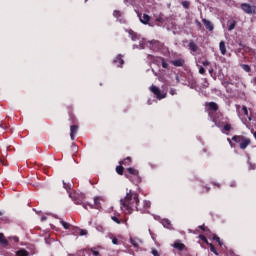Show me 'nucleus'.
I'll return each mask as SVG.
<instances>
[{
  "mask_svg": "<svg viewBox=\"0 0 256 256\" xmlns=\"http://www.w3.org/2000/svg\"><path fill=\"white\" fill-rule=\"evenodd\" d=\"M209 73L210 74L213 73V68L209 69Z\"/></svg>",
  "mask_w": 256,
  "mask_h": 256,
  "instance_id": "obj_51",
  "label": "nucleus"
},
{
  "mask_svg": "<svg viewBox=\"0 0 256 256\" xmlns=\"http://www.w3.org/2000/svg\"><path fill=\"white\" fill-rule=\"evenodd\" d=\"M199 63H201V65H203V67H209V65H211V62L207 59L199 60Z\"/></svg>",
  "mask_w": 256,
  "mask_h": 256,
  "instance_id": "obj_32",
  "label": "nucleus"
},
{
  "mask_svg": "<svg viewBox=\"0 0 256 256\" xmlns=\"http://www.w3.org/2000/svg\"><path fill=\"white\" fill-rule=\"evenodd\" d=\"M129 174H125L127 179L132 181V183H141V176L139 175V170L135 168H127Z\"/></svg>",
  "mask_w": 256,
  "mask_h": 256,
  "instance_id": "obj_3",
  "label": "nucleus"
},
{
  "mask_svg": "<svg viewBox=\"0 0 256 256\" xmlns=\"http://www.w3.org/2000/svg\"><path fill=\"white\" fill-rule=\"evenodd\" d=\"M125 171V168L120 164V166L116 167V173H118V175H123Z\"/></svg>",
  "mask_w": 256,
  "mask_h": 256,
  "instance_id": "obj_31",
  "label": "nucleus"
},
{
  "mask_svg": "<svg viewBox=\"0 0 256 256\" xmlns=\"http://www.w3.org/2000/svg\"><path fill=\"white\" fill-rule=\"evenodd\" d=\"M199 229H201V231H204L205 235H207V237H209L211 230H209V228L207 226H205L204 224L200 225Z\"/></svg>",
  "mask_w": 256,
  "mask_h": 256,
  "instance_id": "obj_24",
  "label": "nucleus"
},
{
  "mask_svg": "<svg viewBox=\"0 0 256 256\" xmlns=\"http://www.w3.org/2000/svg\"><path fill=\"white\" fill-rule=\"evenodd\" d=\"M229 26H228V31H233V29H235V27H237V22L235 20L230 21L229 22Z\"/></svg>",
  "mask_w": 256,
  "mask_h": 256,
  "instance_id": "obj_28",
  "label": "nucleus"
},
{
  "mask_svg": "<svg viewBox=\"0 0 256 256\" xmlns=\"http://www.w3.org/2000/svg\"><path fill=\"white\" fill-rule=\"evenodd\" d=\"M90 251L93 255L99 256V251L95 250L94 248H91Z\"/></svg>",
  "mask_w": 256,
  "mask_h": 256,
  "instance_id": "obj_42",
  "label": "nucleus"
},
{
  "mask_svg": "<svg viewBox=\"0 0 256 256\" xmlns=\"http://www.w3.org/2000/svg\"><path fill=\"white\" fill-rule=\"evenodd\" d=\"M171 65H174V67H184L185 66V59L179 58L176 60H171Z\"/></svg>",
  "mask_w": 256,
  "mask_h": 256,
  "instance_id": "obj_9",
  "label": "nucleus"
},
{
  "mask_svg": "<svg viewBox=\"0 0 256 256\" xmlns=\"http://www.w3.org/2000/svg\"><path fill=\"white\" fill-rule=\"evenodd\" d=\"M69 111H68V114H69V120L71 121V123H75L77 121V119L75 118V115L73 114V112H71V107H68Z\"/></svg>",
  "mask_w": 256,
  "mask_h": 256,
  "instance_id": "obj_25",
  "label": "nucleus"
},
{
  "mask_svg": "<svg viewBox=\"0 0 256 256\" xmlns=\"http://www.w3.org/2000/svg\"><path fill=\"white\" fill-rule=\"evenodd\" d=\"M85 2H87V0H85Z\"/></svg>",
  "mask_w": 256,
  "mask_h": 256,
  "instance_id": "obj_56",
  "label": "nucleus"
},
{
  "mask_svg": "<svg viewBox=\"0 0 256 256\" xmlns=\"http://www.w3.org/2000/svg\"><path fill=\"white\" fill-rule=\"evenodd\" d=\"M155 62L157 65H162L163 69H169V63H167V60H165L164 57L156 58Z\"/></svg>",
  "mask_w": 256,
  "mask_h": 256,
  "instance_id": "obj_8",
  "label": "nucleus"
},
{
  "mask_svg": "<svg viewBox=\"0 0 256 256\" xmlns=\"http://www.w3.org/2000/svg\"><path fill=\"white\" fill-rule=\"evenodd\" d=\"M17 256H29V252L25 249H20L16 252Z\"/></svg>",
  "mask_w": 256,
  "mask_h": 256,
  "instance_id": "obj_26",
  "label": "nucleus"
},
{
  "mask_svg": "<svg viewBox=\"0 0 256 256\" xmlns=\"http://www.w3.org/2000/svg\"><path fill=\"white\" fill-rule=\"evenodd\" d=\"M236 107H237V111H239V105H237Z\"/></svg>",
  "mask_w": 256,
  "mask_h": 256,
  "instance_id": "obj_52",
  "label": "nucleus"
},
{
  "mask_svg": "<svg viewBox=\"0 0 256 256\" xmlns=\"http://www.w3.org/2000/svg\"><path fill=\"white\" fill-rule=\"evenodd\" d=\"M207 107H208L209 111H219V105H217V103H215V102H209L207 104Z\"/></svg>",
  "mask_w": 256,
  "mask_h": 256,
  "instance_id": "obj_20",
  "label": "nucleus"
},
{
  "mask_svg": "<svg viewBox=\"0 0 256 256\" xmlns=\"http://www.w3.org/2000/svg\"><path fill=\"white\" fill-rule=\"evenodd\" d=\"M75 204L76 205H82V207L84 209H95V206L93 204H90V203H83L81 201H75ZM89 207V208H88Z\"/></svg>",
  "mask_w": 256,
  "mask_h": 256,
  "instance_id": "obj_17",
  "label": "nucleus"
},
{
  "mask_svg": "<svg viewBox=\"0 0 256 256\" xmlns=\"http://www.w3.org/2000/svg\"><path fill=\"white\" fill-rule=\"evenodd\" d=\"M111 219L112 221H114V223H117V225H121V223H124V221L117 218V216H112Z\"/></svg>",
  "mask_w": 256,
  "mask_h": 256,
  "instance_id": "obj_34",
  "label": "nucleus"
},
{
  "mask_svg": "<svg viewBox=\"0 0 256 256\" xmlns=\"http://www.w3.org/2000/svg\"><path fill=\"white\" fill-rule=\"evenodd\" d=\"M96 229H97V231H99L100 233H105V228H104L103 226H101V225H98V226L96 227Z\"/></svg>",
  "mask_w": 256,
  "mask_h": 256,
  "instance_id": "obj_41",
  "label": "nucleus"
},
{
  "mask_svg": "<svg viewBox=\"0 0 256 256\" xmlns=\"http://www.w3.org/2000/svg\"><path fill=\"white\" fill-rule=\"evenodd\" d=\"M150 91L151 93H153V95H155L156 99H158L159 101H161V99H165V97H167L166 93L161 92V89H159V87L152 85L150 87Z\"/></svg>",
  "mask_w": 256,
  "mask_h": 256,
  "instance_id": "obj_5",
  "label": "nucleus"
},
{
  "mask_svg": "<svg viewBox=\"0 0 256 256\" xmlns=\"http://www.w3.org/2000/svg\"><path fill=\"white\" fill-rule=\"evenodd\" d=\"M209 115H210V117H211V112H209Z\"/></svg>",
  "mask_w": 256,
  "mask_h": 256,
  "instance_id": "obj_55",
  "label": "nucleus"
},
{
  "mask_svg": "<svg viewBox=\"0 0 256 256\" xmlns=\"http://www.w3.org/2000/svg\"><path fill=\"white\" fill-rule=\"evenodd\" d=\"M60 223L64 229H69V227H71V224H69L63 220H60Z\"/></svg>",
  "mask_w": 256,
  "mask_h": 256,
  "instance_id": "obj_36",
  "label": "nucleus"
},
{
  "mask_svg": "<svg viewBox=\"0 0 256 256\" xmlns=\"http://www.w3.org/2000/svg\"><path fill=\"white\" fill-rule=\"evenodd\" d=\"M130 243L135 249H139V243H141V240L137 238H130Z\"/></svg>",
  "mask_w": 256,
  "mask_h": 256,
  "instance_id": "obj_21",
  "label": "nucleus"
},
{
  "mask_svg": "<svg viewBox=\"0 0 256 256\" xmlns=\"http://www.w3.org/2000/svg\"><path fill=\"white\" fill-rule=\"evenodd\" d=\"M242 115H244V122L249 123L250 121H253L252 112L251 109H248L247 106H242Z\"/></svg>",
  "mask_w": 256,
  "mask_h": 256,
  "instance_id": "obj_6",
  "label": "nucleus"
},
{
  "mask_svg": "<svg viewBox=\"0 0 256 256\" xmlns=\"http://www.w3.org/2000/svg\"><path fill=\"white\" fill-rule=\"evenodd\" d=\"M113 245H119V240L117 238L112 239Z\"/></svg>",
  "mask_w": 256,
  "mask_h": 256,
  "instance_id": "obj_46",
  "label": "nucleus"
},
{
  "mask_svg": "<svg viewBox=\"0 0 256 256\" xmlns=\"http://www.w3.org/2000/svg\"><path fill=\"white\" fill-rule=\"evenodd\" d=\"M129 35L132 39V41H137L139 39V35H137V33L133 30H129Z\"/></svg>",
  "mask_w": 256,
  "mask_h": 256,
  "instance_id": "obj_23",
  "label": "nucleus"
},
{
  "mask_svg": "<svg viewBox=\"0 0 256 256\" xmlns=\"http://www.w3.org/2000/svg\"><path fill=\"white\" fill-rule=\"evenodd\" d=\"M1 215H3V213H1V211H0V217H1Z\"/></svg>",
  "mask_w": 256,
  "mask_h": 256,
  "instance_id": "obj_53",
  "label": "nucleus"
},
{
  "mask_svg": "<svg viewBox=\"0 0 256 256\" xmlns=\"http://www.w3.org/2000/svg\"><path fill=\"white\" fill-rule=\"evenodd\" d=\"M156 21L158 23H165V19H163V17L159 16L158 18H156Z\"/></svg>",
  "mask_w": 256,
  "mask_h": 256,
  "instance_id": "obj_43",
  "label": "nucleus"
},
{
  "mask_svg": "<svg viewBox=\"0 0 256 256\" xmlns=\"http://www.w3.org/2000/svg\"><path fill=\"white\" fill-rule=\"evenodd\" d=\"M230 187H237V183H236V182H232V183L230 184Z\"/></svg>",
  "mask_w": 256,
  "mask_h": 256,
  "instance_id": "obj_50",
  "label": "nucleus"
},
{
  "mask_svg": "<svg viewBox=\"0 0 256 256\" xmlns=\"http://www.w3.org/2000/svg\"><path fill=\"white\" fill-rule=\"evenodd\" d=\"M113 17H116V19H119V17H121V11H119V10H114V12H113Z\"/></svg>",
  "mask_w": 256,
  "mask_h": 256,
  "instance_id": "obj_39",
  "label": "nucleus"
},
{
  "mask_svg": "<svg viewBox=\"0 0 256 256\" xmlns=\"http://www.w3.org/2000/svg\"><path fill=\"white\" fill-rule=\"evenodd\" d=\"M223 129H224V131H227V132L231 131V129H232L231 124L224 125Z\"/></svg>",
  "mask_w": 256,
  "mask_h": 256,
  "instance_id": "obj_40",
  "label": "nucleus"
},
{
  "mask_svg": "<svg viewBox=\"0 0 256 256\" xmlns=\"http://www.w3.org/2000/svg\"><path fill=\"white\" fill-rule=\"evenodd\" d=\"M0 245L3 247H9V241L7 238H5V235L3 233H0Z\"/></svg>",
  "mask_w": 256,
  "mask_h": 256,
  "instance_id": "obj_18",
  "label": "nucleus"
},
{
  "mask_svg": "<svg viewBox=\"0 0 256 256\" xmlns=\"http://www.w3.org/2000/svg\"><path fill=\"white\" fill-rule=\"evenodd\" d=\"M211 120H212L213 123H215L216 127L221 128V123L217 122V118L211 116Z\"/></svg>",
  "mask_w": 256,
  "mask_h": 256,
  "instance_id": "obj_38",
  "label": "nucleus"
},
{
  "mask_svg": "<svg viewBox=\"0 0 256 256\" xmlns=\"http://www.w3.org/2000/svg\"><path fill=\"white\" fill-rule=\"evenodd\" d=\"M240 8H241L242 11H244V13H246L247 15H256V6H255V5L251 6L250 4L242 3V4L240 5Z\"/></svg>",
  "mask_w": 256,
  "mask_h": 256,
  "instance_id": "obj_4",
  "label": "nucleus"
},
{
  "mask_svg": "<svg viewBox=\"0 0 256 256\" xmlns=\"http://www.w3.org/2000/svg\"><path fill=\"white\" fill-rule=\"evenodd\" d=\"M170 95H177V92L175 91V89L170 90Z\"/></svg>",
  "mask_w": 256,
  "mask_h": 256,
  "instance_id": "obj_48",
  "label": "nucleus"
},
{
  "mask_svg": "<svg viewBox=\"0 0 256 256\" xmlns=\"http://www.w3.org/2000/svg\"><path fill=\"white\" fill-rule=\"evenodd\" d=\"M80 235L83 236V235H87V230H80Z\"/></svg>",
  "mask_w": 256,
  "mask_h": 256,
  "instance_id": "obj_47",
  "label": "nucleus"
},
{
  "mask_svg": "<svg viewBox=\"0 0 256 256\" xmlns=\"http://www.w3.org/2000/svg\"><path fill=\"white\" fill-rule=\"evenodd\" d=\"M152 255L161 256V255H159V251H157V249H152Z\"/></svg>",
  "mask_w": 256,
  "mask_h": 256,
  "instance_id": "obj_45",
  "label": "nucleus"
},
{
  "mask_svg": "<svg viewBox=\"0 0 256 256\" xmlns=\"http://www.w3.org/2000/svg\"><path fill=\"white\" fill-rule=\"evenodd\" d=\"M199 73L200 75H205V68L203 66H200Z\"/></svg>",
  "mask_w": 256,
  "mask_h": 256,
  "instance_id": "obj_44",
  "label": "nucleus"
},
{
  "mask_svg": "<svg viewBox=\"0 0 256 256\" xmlns=\"http://www.w3.org/2000/svg\"><path fill=\"white\" fill-rule=\"evenodd\" d=\"M140 21L141 23H143V25H148L149 21H151V16H149L148 14H143V16L140 17Z\"/></svg>",
  "mask_w": 256,
  "mask_h": 256,
  "instance_id": "obj_19",
  "label": "nucleus"
},
{
  "mask_svg": "<svg viewBox=\"0 0 256 256\" xmlns=\"http://www.w3.org/2000/svg\"><path fill=\"white\" fill-rule=\"evenodd\" d=\"M141 213H143V211H145V209H150L151 208V202L149 200H144L143 201V207Z\"/></svg>",
  "mask_w": 256,
  "mask_h": 256,
  "instance_id": "obj_22",
  "label": "nucleus"
},
{
  "mask_svg": "<svg viewBox=\"0 0 256 256\" xmlns=\"http://www.w3.org/2000/svg\"><path fill=\"white\" fill-rule=\"evenodd\" d=\"M209 239H212L213 241H216L220 247H223V242L221 241V238L217 236V234H213L212 232L208 234Z\"/></svg>",
  "mask_w": 256,
  "mask_h": 256,
  "instance_id": "obj_10",
  "label": "nucleus"
},
{
  "mask_svg": "<svg viewBox=\"0 0 256 256\" xmlns=\"http://www.w3.org/2000/svg\"><path fill=\"white\" fill-rule=\"evenodd\" d=\"M241 68H242L243 71H245L246 73H251V66H249L248 64H241Z\"/></svg>",
  "mask_w": 256,
  "mask_h": 256,
  "instance_id": "obj_29",
  "label": "nucleus"
},
{
  "mask_svg": "<svg viewBox=\"0 0 256 256\" xmlns=\"http://www.w3.org/2000/svg\"><path fill=\"white\" fill-rule=\"evenodd\" d=\"M120 165H131V157H127L124 160L120 161Z\"/></svg>",
  "mask_w": 256,
  "mask_h": 256,
  "instance_id": "obj_30",
  "label": "nucleus"
},
{
  "mask_svg": "<svg viewBox=\"0 0 256 256\" xmlns=\"http://www.w3.org/2000/svg\"><path fill=\"white\" fill-rule=\"evenodd\" d=\"M199 239L203 241V243H206V245H209V240H207V237L205 235H199Z\"/></svg>",
  "mask_w": 256,
  "mask_h": 256,
  "instance_id": "obj_35",
  "label": "nucleus"
},
{
  "mask_svg": "<svg viewBox=\"0 0 256 256\" xmlns=\"http://www.w3.org/2000/svg\"><path fill=\"white\" fill-rule=\"evenodd\" d=\"M208 247H210V251L214 253V255H219V252H217V248H215V245L213 243H208Z\"/></svg>",
  "mask_w": 256,
  "mask_h": 256,
  "instance_id": "obj_27",
  "label": "nucleus"
},
{
  "mask_svg": "<svg viewBox=\"0 0 256 256\" xmlns=\"http://www.w3.org/2000/svg\"><path fill=\"white\" fill-rule=\"evenodd\" d=\"M232 141L237 143L242 150H245L249 145H251V138H247L244 135H234L232 137Z\"/></svg>",
  "mask_w": 256,
  "mask_h": 256,
  "instance_id": "obj_2",
  "label": "nucleus"
},
{
  "mask_svg": "<svg viewBox=\"0 0 256 256\" xmlns=\"http://www.w3.org/2000/svg\"><path fill=\"white\" fill-rule=\"evenodd\" d=\"M227 141L231 147H233V141H231L229 138H227Z\"/></svg>",
  "mask_w": 256,
  "mask_h": 256,
  "instance_id": "obj_49",
  "label": "nucleus"
},
{
  "mask_svg": "<svg viewBox=\"0 0 256 256\" xmlns=\"http://www.w3.org/2000/svg\"><path fill=\"white\" fill-rule=\"evenodd\" d=\"M174 249H177L178 251H184L185 244L181 242V240H176L173 244Z\"/></svg>",
  "mask_w": 256,
  "mask_h": 256,
  "instance_id": "obj_12",
  "label": "nucleus"
},
{
  "mask_svg": "<svg viewBox=\"0 0 256 256\" xmlns=\"http://www.w3.org/2000/svg\"><path fill=\"white\" fill-rule=\"evenodd\" d=\"M125 64V60H123V55L119 54L116 56V58L113 60V65H116V67H123Z\"/></svg>",
  "mask_w": 256,
  "mask_h": 256,
  "instance_id": "obj_7",
  "label": "nucleus"
},
{
  "mask_svg": "<svg viewBox=\"0 0 256 256\" xmlns=\"http://www.w3.org/2000/svg\"><path fill=\"white\" fill-rule=\"evenodd\" d=\"M202 23L204 24L205 28L208 29V31H213L215 29L213 23L207 19H202Z\"/></svg>",
  "mask_w": 256,
  "mask_h": 256,
  "instance_id": "obj_13",
  "label": "nucleus"
},
{
  "mask_svg": "<svg viewBox=\"0 0 256 256\" xmlns=\"http://www.w3.org/2000/svg\"><path fill=\"white\" fill-rule=\"evenodd\" d=\"M63 187H64V189H66V191H71V187H72V185H71V183H67V182H65V180H63Z\"/></svg>",
  "mask_w": 256,
  "mask_h": 256,
  "instance_id": "obj_33",
  "label": "nucleus"
},
{
  "mask_svg": "<svg viewBox=\"0 0 256 256\" xmlns=\"http://www.w3.org/2000/svg\"><path fill=\"white\" fill-rule=\"evenodd\" d=\"M77 131H79V126L72 125L70 126V137L73 140H75V135H77Z\"/></svg>",
  "mask_w": 256,
  "mask_h": 256,
  "instance_id": "obj_11",
  "label": "nucleus"
},
{
  "mask_svg": "<svg viewBox=\"0 0 256 256\" xmlns=\"http://www.w3.org/2000/svg\"><path fill=\"white\" fill-rule=\"evenodd\" d=\"M121 209H125L128 213L132 211H143L139 205V194L137 192L129 191L126 196L120 200Z\"/></svg>",
  "mask_w": 256,
  "mask_h": 256,
  "instance_id": "obj_1",
  "label": "nucleus"
},
{
  "mask_svg": "<svg viewBox=\"0 0 256 256\" xmlns=\"http://www.w3.org/2000/svg\"><path fill=\"white\" fill-rule=\"evenodd\" d=\"M166 223H168V225H169V220H167Z\"/></svg>",
  "mask_w": 256,
  "mask_h": 256,
  "instance_id": "obj_54",
  "label": "nucleus"
},
{
  "mask_svg": "<svg viewBox=\"0 0 256 256\" xmlns=\"http://www.w3.org/2000/svg\"><path fill=\"white\" fill-rule=\"evenodd\" d=\"M219 50L221 52V55H227V46L225 45V41H220Z\"/></svg>",
  "mask_w": 256,
  "mask_h": 256,
  "instance_id": "obj_16",
  "label": "nucleus"
},
{
  "mask_svg": "<svg viewBox=\"0 0 256 256\" xmlns=\"http://www.w3.org/2000/svg\"><path fill=\"white\" fill-rule=\"evenodd\" d=\"M101 201H103V198L100 196L94 197V209H101Z\"/></svg>",
  "mask_w": 256,
  "mask_h": 256,
  "instance_id": "obj_15",
  "label": "nucleus"
},
{
  "mask_svg": "<svg viewBox=\"0 0 256 256\" xmlns=\"http://www.w3.org/2000/svg\"><path fill=\"white\" fill-rule=\"evenodd\" d=\"M188 48L190 49V51H192L193 53H197V51H199V46H197L195 44V41L190 40L189 44H188Z\"/></svg>",
  "mask_w": 256,
  "mask_h": 256,
  "instance_id": "obj_14",
  "label": "nucleus"
},
{
  "mask_svg": "<svg viewBox=\"0 0 256 256\" xmlns=\"http://www.w3.org/2000/svg\"><path fill=\"white\" fill-rule=\"evenodd\" d=\"M191 3L189 1H182V7H184V9H189Z\"/></svg>",
  "mask_w": 256,
  "mask_h": 256,
  "instance_id": "obj_37",
  "label": "nucleus"
}]
</instances>
